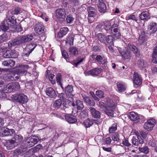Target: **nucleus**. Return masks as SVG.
Here are the masks:
<instances>
[{
	"label": "nucleus",
	"instance_id": "338daca9",
	"mask_svg": "<svg viewBox=\"0 0 157 157\" xmlns=\"http://www.w3.org/2000/svg\"><path fill=\"white\" fill-rule=\"evenodd\" d=\"M148 144L149 145L152 147H155V141L153 140H150L148 142Z\"/></svg>",
	"mask_w": 157,
	"mask_h": 157
},
{
	"label": "nucleus",
	"instance_id": "393cba45",
	"mask_svg": "<svg viewBox=\"0 0 157 157\" xmlns=\"http://www.w3.org/2000/svg\"><path fill=\"white\" fill-rule=\"evenodd\" d=\"M83 99L85 102L90 106H94L95 105V102L94 101L91 100L90 98L87 96L84 97Z\"/></svg>",
	"mask_w": 157,
	"mask_h": 157
},
{
	"label": "nucleus",
	"instance_id": "6e6d98bb",
	"mask_svg": "<svg viewBox=\"0 0 157 157\" xmlns=\"http://www.w3.org/2000/svg\"><path fill=\"white\" fill-rule=\"evenodd\" d=\"M13 140L15 143L17 144L18 145L20 144V139L19 136L17 135H16L12 139Z\"/></svg>",
	"mask_w": 157,
	"mask_h": 157
},
{
	"label": "nucleus",
	"instance_id": "58836bf2",
	"mask_svg": "<svg viewBox=\"0 0 157 157\" xmlns=\"http://www.w3.org/2000/svg\"><path fill=\"white\" fill-rule=\"evenodd\" d=\"M136 63L138 67L140 69H143L145 67V63L144 62V60L142 59H138Z\"/></svg>",
	"mask_w": 157,
	"mask_h": 157
},
{
	"label": "nucleus",
	"instance_id": "bf43d9fd",
	"mask_svg": "<svg viewBox=\"0 0 157 157\" xmlns=\"http://www.w3.org/2000/svg\"><path fill=\"white\" fill-rule=\"evenodd\" d=\"M10 55L11 58H14L17 57V54L15 52V51L14 50H10Z\"/></svg>",
	"mask_w": 157,
	"mask_h": 157
},
{
	"label": "nucleus",
	"instance_id": "2eb2a0df",
	"mask_svg": "<svg viewBox=\"0 0 157 157\" xmlns=\"http://www.w3.org/2000/svg\"><path fill=\"white\" fill-rule=\"evenodd\" d=\"M147 40V37L146 36L145 32L144 31L141 32V33L140 34L138 40L139 43L141 44L145 42Z\"/></svg>",
	"mask_w": 157,
	"mask_h": 157
},
{
	"label": "nucleus",
	"instance_id": "69168bd1",
	"mask_svg": "<svg viewBox=\"0 0 157 157\" xmlns=\"http://www.w3.org/2000/svg\"><path fill=\"white\" fill-rule=\"evenodd\" d=\"M58 97L59 98H60L61 100H64L65 99V95L63 93H61L59 94L58 95Z\"/></svg>",
	"mask_w": 157,
	"mask_h": 157
},
{
	"label": "nucleus",
	"instance_id": "f704fd0d",
	"mask_svg": "<svg viewBox=\"0 0 157 157\" xmlns=\"http://www.w3.org/2000/svg\"><path fill=\"white\" fill-rule=\"evenodd\" d=\"M74 40V37L71 35H69L67 39V41H66V43L67 44H69L70 46L73 44V41Z\"/></svg>",
	"mask_w": 157,
	"mask_h": 157
},
{
	"label": "nucleus",
	"instance_id": "423d86ee",
	"mask_svg": "<svg viewBox=\"0 0 157 157\" xmlns=\"http://www.w3.org/2000/svg\"><path fill=\"white\" fill-rule=\"evenodd\" d=\"M119 51L121 54L123 59H130L131 57V52L129 50L125 49L121 51V49H118Z\"/></svg>",
	"mask_w": 157,
	"mask_h": 157
},
{
	"label": "nucleus",
	"instance_id": "b1692460",
	"mask_svg": "<svg viewBox=\"0 0 157 157\" xmlns=\"http://www.w3.org/2000/svg\"><path fill=\"white\" fill-rule=\"evenodd\" d=\"M89 17H93L96 15L95 9L92 7H89L87 9Z\"/></svg>",
	"mask_w": 157,
	"mask_h": 157
},
{
	"label": "nucleus",
	"instance_id": "f3484780",
	"mask_svg": "<svg viewBox=\"0 0 157 157\" xmlns=\"http://www.w3.org/2000/svg\"><path fill=\"white\" fill-rule=\"evenodd\" d=\"M68 31V28L67 27H63L60 29L59 32L57 36L59 38H61L65 35Z\"/></svg>",
	"mask_w": 157,
	"mask_h": 157
},
{
	"label": "nucleus",
	"instance_id": "ea45409f",
	"mask_svg": "<svg viewBox=\"0 0 157 157\" xmlns=\"http://www.w3.org/2000/svg\"><path fill=\"white\" fill-rule=\"evenodd\" d=\"M62 102L61 99H58L56 100L53 104V106L57 109H59L61 106Z\"/></svg>",
	"mask_w": 157,
	"mask_h": 157
},
{
	"label": "nucleus",
	"instance_id": "c03bdc74",
	"mask_svg": "<svg viewBox=\"0 0 157 157\" xmlns=\"http://www.w3.org/2000/svg\"><path fill=\"white\" fill-rule=\"evenodd\" d=\"M69 51L72 55H76L78 53L77 49L75 47H71L69 48Z\"/></svg>",
	"mask_w": 157,
	"mask_h": 157
},
{
	"label": "nucleus",
	"instance_id": "f03ea898",
	"mask_svg": "<svg viewBox=\"0 0 157 157\" xmlns=\"http://www.w3.org/2000/svg\"><path fill=\"white\" fill-rule=\"evenodd\" d=\"M39 141V138L35 136H31L26 140V144L29 147H31L36 144Z\"/></svg>",
	"mask_w": 157,
	"mask_h": 157
},
{
	"label": "nucleus",
	"instance_id": "c85d7f7f",
	"mask_svg": "<svg viewBox=\"0 0 157 157\" xmlns=\"http://www.w3.org/2000/svg\"><path fill=\"white\" fill-rule=\"evenodd\" d=\"M115 108L114 104L111 99H108L107 101L105 108Z\"/></svg>",
	"mask_w": 157,
	"mask_h": 157
},
{
	"label": "nucleus",
	"instance_id": "cd10ccee",
	"mask_svg": "<svg viewBox=\"0 0 157 157\" xmlns=\"http://www.w3.org/2000/svg\"><path fill=\"white\" fill-rule=\"evenodd\" d=\"M148 29L152 30V33H154L157 31V24L155 23H151L148 27Z\"/></svg>",
	"mask_w": 157,
	"mask_h": 157
},
{
	"label": "nucleus",
	"instance_id": "774afa93",
	"mask_svg": "<svg viewBox=\"0 0 157 157\" xmlns=\"http://www.w3.org/2000/svg\"><path fill=\"white\" fill-rule=\"evenodd\" d=\"M152 57H157V46L154 48Z\"/></svg>",
	"mask_w": 157,
	"mask_h": 157
},
{
	"label": "nucleus",
	"instance_id": "473e14b6",
	"mask_svg": "<svg viewBox=\"0 0 157 157\" xmlns=\"http://www.w3.org/2000/svg\"><path fill=\"white\" fill-rule=\"evenodd\" d=\"M14 83L13 82L8 84L6 86V89L5 92L10 93L11 92L14 88Z\"/></svg>",
	"mask_w": 157,
	"mask_h": 157
},
{
	"label": "nucleus",
	"instance_id": "09e8293b",
	"mask_svg": "<svg viewBox=\"0 0 157 157\" xmlns=\"http://www.w3.org/2000/svg\"><path fill=\"white\" fill-rule=\"evenodd\" d=\"M73 87L71 85H68L65 89V92L66 94L71 93L73 91Z\"/></svg>",
	"mask_w": 157,
	"mask_h": 157
},
{
	"label": "nucleus",
	"instance_id": "dca6fc26",
	"mask_svg": "<svg viewBox=\"0 0 157 157\" xmlns=\"http://www.w3.org/2000/svg\"><path fill=\"white\" fill-rule=\"evenodd\" d=\"M139 17L142 20H148L150 18L149 13L147 11H143L140 14Z\"/></svg>",
	"mask_w": 157,
	"mask_h": 157
},
{
	"label": "nucleus",
	"instance_id": "a19ab883",
	"mask_svg": "<svg viewBox=\"0 0 157 157\" xmlns=\"http://www.w3.org/2000/svg\"><path fill=\"white\" fill-rule=\"evenodd\" d=\"M77 108L78 110H82L84 107L82 101L79 100H77L76 102Z\"/></svg>",
	"mask_w": 157,
	"mask_h": 157
},
{
	"label": "nucleus",
	"instance_id": "2f4dec72",
	"mask_svg": "<svg viewBox=\"0 0 157 157\" xmlns=\"http://www.w3.org/2000/svg\"><path fill=\"white\" fill-rule=\"evenodd\" d=\"M105 113L109 116L113 117V116L114 109L115 108H105Z\"/></svg>",
	"mask_w": 157,
	"mask_h": 157
},
{
	"label": "nucleus",
	"instance_id": "20e7f679",
	"mask_svg": "<svg viewBox=\"0 0 157 157\" xmlns=\"http://www.w3.org/2000/svg\"><path fill=\"white\" fill-rule=\"evenodd\" d=\"M1 132H2L3 136H12L15 132V131L13 129H9L5 127L1 128Z\"/></svg>",
	"mask_w": 157,
	"mask_h": 157
},
{
	"label": "nucleus",
	"instance_id": "0e129e2a",
	"mask_svg": "<svg viewBox=\"0 0 157 157\" xmlns=\"http://www.w3.org/2000/svg\"><path fill=\"white\" fill-rule=\"evenodd\" d=\"M62 55L65 59L68 58L69 56L66 51L63 50L62 51Z\"/></svg>",
	"mask_w": 157,
	"mask_h": 157
},
{
	"label": "nucleus",
	"instance_id": "a211bd4d",
	"mask_svg": "<svg viewBox=\"0 0 157 157\" xmlns=\"http://www.w3.org/2000/svg\"><path fill=\"white\" fill-rule=\"evenodd\" d=\"M15 64V61L12 59L6 60L2 62V64L5 67H12Z\"/></svg>",
	"mask_w": 157,
	"mask_h": 157
},
{
	"label": "nucleus",
	"instance_id": "6e6552de",
	"mask_svg": "<svg viewBox=\"0 0 157 157\" xmlns=\"http://www.w3.org/2000/svg\"><path fill=\"white\" fill-rule=\"evenodd\" d=\"M56 14L57 17L64 19L66 15L65 10L63 8H59L56 11Z\"/></svg>",
	"mask_w": 157,
	"mask_h": 157
},
{
	"label": "nucleus",
	"instance_id": "412c9836",
	"mask_svg": "<svg viewBox=\"0 0 157 157\" xmlns=\"http://www.w3.org/2000/svg\"><path fill=\"white\" fill-rule=\"evenodd\" d=\"M92 115L95 118H99L100 117V113L96 110L94 108L90 107V108Z\"/></svg>",
	"mask_w": 157,
	"mask_h": 157
},
{
	"label": "nucleus",
	"instance_id": "79ce46f5",
	"mask_svg": "<svg viewBox=\"0 0 157 157\" xmlns=\"http://www.w3.org/2000/svg\"><path fill=\"white\" fill-rule=\"evenodd\" d=\"M0 28L2 30L4 31L8 29L9 27L8 25L6 23V21H4L1 23Z\"/></svg>",
	"mask_w": 157,
	"mask_h": 157
},
{
	"label": "nucleus",
	"instance_id": "a878e982",
	"mask_svg": "<svg viewBox=\"0 0 157 157\" xmlns=\"http://www.w3.org/2000/svg\"><path fill=\"white\" fill-rule=\"evenodd\" d=\"M113 34L114 36L117 39L119 38L121 36V34L120 32V30L118 28L114 29L110 31Z\"/></svg>",
	"mask_w": 157,
	"mask_h": 157
},
{
	"label": "nucleus",
	"instance_id": "7c9ffc66",
	"mask_svg": "<svg viewBox=\"0 0 157 157\" xmlns=\"http://www.w3.org/2000/svg\"><path fill=\"white\" fill-rule=\"evenodd\" d=\"M114 40V37L111 35H108L106 36L105 37V41H106L110 45L113 44Z\"/></svg>",
	"mask_w": 157,
	"mask_h": 157
},
{
	"label": "nucleus",
	"instance_id": "4c0bfd02",
	"mask_svg": "<svg viewBox=\"0 0 157 157\" xmlns=\"http://www.w3.org/2000/svg\"><path fill=\"white\" fill-rule=\"evenodd\" d=\"M28 100V98L26 95L23 94H20V103H26Z\"/></svg>",
	"mask_w": 157,
	"mask_h": 157
},
{
	"label": "nucleus",
	"instance_id": "49530a36",
	"mask_svg": "<svg viewBox=\"0 0 157 157\" xmlns=\"http://www.w3.org/2000/svg\"><path fill=\"white\" fill-rule=\"evenodd\" d=\"M117 123H114L112 124V126L109 128V133H112L117 129Z\"/></svg>",
	"mask_w": 157,
	"mask_h": 157
},
{
	"label": "nucleus",
	"instance_id": "4468645a",
	"mask_svg": "<svg viewBox=\"0 0 157 157\" xmlns=\"http://www.w3.org/2000/svg\"><path fill=\"white\" fill-rule=\"evenodd\" d=\"M6 21L9 27L15 25L17 23L16 19L14 17H12L10 18L6 19Z\"/></svg>",
	"mask_w": 157,
	"mask_h": 157
},
{
	"label": "nucleus",
	"instance_id": "4d7b16f0",
	"mask_svg": "<svg viewBox=\"0 0 157 157\" xmlns=\"http://www.w3.org/2000/svg\"><path fill=\"white\" fill-rule=\"evenodd\" d=\"M96 95L100 98L104 97V93L101 90H98L96 92Z\"/></svg>",
	"mask_w": 157,
	"mask_h": 157
},
{
	"label": "nucleus",
	"instance_id": "bb28decb",
	"mask_svg": "<svg viewBox=\"0 0 157 157\" xmlns=\"http://www.w3.org/2000/svg\"><path fill=\"white\" fill-rule=\"evenodd\" d=\"M83 124L86 128H89L93 124V120L88 118L83 122Z\"/></svg>",
	"mask_w": 157,
	"mask_h": 157
},
{
	"label": "nucleus",
	"instance_id": "1a4fd4ad",
	"mask_svg": "<svg viewBox=\"0 0 157 157\" xmlns=\"http://www.w3.org/2000/svg\"><path fill=\"white\" fill-rule=\"evenodd\" d=\"M98 9L101 13H105L106 10V6L103 0H98Z\"/></svg>",
	"mask_w": 157,
	"mask_h": 157
},
{
	"label": "nucleus",
	"instance_id": "9b49d317",
	"mask_svg": "<svg viewBox=\"0 0 157 157\" xmlns=\"http://www.w3.org/2000/svg\"><path fill=\"white\" fill-rule=\"evenodd\" d=\"M133 81L134 84L136 85H140L142 82V79L140 76L136 72L134 73Z\"/></svg>",
	"mask_w": 157,
	"mask_h": 157
},
{
	"label": "nucleus",
	"instance_id": "603ef678",
	"mask_svg": "<svg viewBox=\"0 0 157 157\" xmlns=\"http://www.w3.org/2000/svg\"><path fill=\"white\" fill-rule=\"evenodd\" d=\"M12 99L14 101L20 102V97L18 94H14L12 95Z\"/></svg>",
	"mask_w": 157,
	"mask_h": 157
},
{
	"label": "nucleus",
	"instance_id": "864d4df0",
	"mask_svg": "<svg viewBox=\"0 0 157 157\" xmlns=\"http://www.w3.org/2000/svg\"><path fill=\"white\" fill-rule=\"evenodd\" d=\"M74 18L71 15H68L66 18L67 22L68 23H70L73 21Z\"/></svg>",
	"mask_w": 157,
	"mask_h": 157
},
{
	"label": "nucleus",
	"instance_id": "6ab92c4d",
	"mask_svg": "<svg viewBox=\"0 0 157 157\" xmlns=\"http://www.w3.org/2000/svg\"><path fill=\"white\" fill-rule=\"evenodd\" d=\"M65 119L70 123H74L77 121V119L72 115H65Z\"/></svg>",
	"mask_w": 157,
	"mask_h": 157
},
{
	"label": "nucleus",
	"instance_id": "4be33fe9",
	"mask_svg": "<svg viewBox=\"0 0 157 157\" xmlns=\"http://www.w3.org/2000/svg\"><path fill=\"white\" fill-rule=\"evenodd\" d=\"M129 117L130 120L133 121H137L140 119L138 115L134 112H131L129 114Z\"/></svg>",
	"mask_w": 157,
	"mask_h": 157
},
{
	"label": "nucleus",
	"instance_id": "de8ad7c7",
	"mask_svg": "<svg viewBox=\"0 0 157 157\" xmlns=\"http://www.w3.org/2000/svg\"><path fill=\"white\" fill-rule=\"evenodd\" d=\"M88 115V111L86 109L82 111L80 113V116L81 118H84L87 117Z\"/></svg>",
	"mask_w": 157,
	"mask_h": 157
},
{
	"label": "nucleus",
	"instance_id": "7ed1b4c3",
	"mask_svg": "<svg viewBox=\"0 0 157 157\" xmlns=\"http://www.w3.org/2000/svg\"><path fill=\"white\" fill-rule=\"evenodd\" d=\"M36 46L37 44L35 43L31 44L28 45L24 50L23 56H28Z\"/></svg>",
	"mask_w": 157,
	"mask_h": 157
},
{
	"label": "nucleus",
	"instance_id": "a18cd8bd",
	"mask_svg": "<svg viewBox=\"0 0 157 157\" xmlns=\"http://www.w3.org/2000/svg\"><path fill=\"white\" fill-rule=\"evenodd\" d=\"M105 37L104 35L101 33H98V40L101 43H105Z\"/></svg>",
	"mask_w": 157,
	"mask_h": 157
},
{
	"label": "nucleus",
	"instance_id": "e2e57ef3",
	"mask_svg": "<svg viewBox=\"0 0 157 157\" xmlns=\"http://www.w3.org/2000/svg\"><path fill=\"white\" fill-rule=\"evenodd\" d=\"M42 148L41 144H39L33 148V150L35 152H37Z\"/></svg>",
	"mask_w": 157,
	"mask_h": 157
},
{
	"label": "nucleus",
	"instance_id": "aec40b11",
	"mask_svg": "<svg viewBox=\"0 0 157 157\" xmlns=\"http://www.w3.org/2000/svg\"><path fill=\"white\" fill-rule=\"evenodd\" d=\"M128 47L132 51L133 53L136 54V56L137 57H139L140 56V54L137 49L136 46L132 44H128Z\"/></svg>",
	"mask_w": 157,
	"mask_h": 157
},
{
	"label": "nucleus",
	"instance_id": "c756f323",
	"mask_svg": "<svg viewBox=\"0 0 157 157\" xmlns=\"http://www.w3.org/2000/svg\"><path fill=\"white\" fill-rule=\"evenodd\" d=\"M91 75L95 76L98 75L101 72V68H95L91 70Z\"/></svg>",
	"mask_w": 157,
	"mask_h": 157
},
{
	"label": "nucleus",
	"instance_id": "052dcab7",
	"mask_svg": "<svg viewBox=\"0 0 157 157\" xmlns=\"http://www.w3.org/2000/svg\"><path fill=\"white\" fill-rule=\"evenodd\" d=\"M132 143L135 146H139V141L138 139L133 138L132 139Z\"/></svg>",
	"mask_w": 157,
	"mask_h": 157
},
{
	"label": "nucleus",
	"instance_id": "5701e85b",
	"mask_svg": "<svg viewBox=\"0 0 157 157\" xmlns=\"http://www.w3.org/2000/svg\"><path fill=\"white\" fill-rule=\"evenodd\" d=\"M118 91L122 92L125 90L126 86L125 84L122 82H119L117 83Z\"/></svg>",
	"mask_w": 157,
	"mask_h": 157
},
{
	"label": "nucleus",
	"instance_id": "c9c22d12",
	"mask_svg": "<svg viewBox=\"0 0 157 157\" xmlns=\"http://www.w3.org/2000/svg\"><path fill=\"white\" fill-rule=\"evenodd\" d=\"M20 44V40H19L14 39L9 42L8 44L9 47L15 46L19 45Z\"/></svg>",
	"mask_w": 157,
	"mask_h": 157
},
{
	"label": "nucleus",
	"instance_id": "0eeeda50",
	"mask_svg": "<svg viewBox=\"0 0 157 157\" xmlns=\"http://www.w3.org/2000/svg\"><path fill=\"white\" fill-rule=\"evenodd\" d=\"M90 57L94 60L100 62L102 64H105L107 62V59H106L99 55H97L93 54Z\"/></svg>",
	"mask_w": 157,
	"mask_h": 157
},
{
	"label": "nucleus",
	"instance_id": "680f3d73",
	"mask_svg": "<svg viewBox=\"0 0 157 157\" xmlns=\"http://www.w3.org/2000/svg\"><path fill=\"white\" fill-rule=\"evenodd\" d=\"M3 57L5 58H10V50L6 51L3 55Z\"/></svg>",
	"mask_w": 157,
	"mask_h": 157
},
{
	"label": "nucleus",
	"instance_id": "9d476101",
	"mask_svg": "<svg viewBox=\"0 0 157 157\" xmlns=\"http://www.w3.org/2000/svg\"><path fill=\"white\" fill-rule=\"evenodd\" d=\"M46 93L47 95L51 98H55L57 96L55 91L52 87H48L46 89Z\"/></svg>",
	"mask_w": 157,
	"mask_h": 157
},
{
	"label": "nucleus",
	"instance_id": "39448f33",
	"mask_svg": "<svg viewBox=\"0 0 157 157\" xmlns=\"http://www.w3.org/2000/svg\"><path fill=\"white\" fill-rule=\"evenodd\" d=\"M155 124V120L154 119L148 120L144 124V128L147 131L151 130Z\"/></svg>",
	"mask_w": 157,
	"mask_h": 157
},
{
	"label": "nucleus",
	"instance_id": "5fc2aeb1",
	"mask_svg": "<svg viewBox=\"0 0 157 157\" xmlns=\"http://www.w3.org/2000/svg\"><path fill=\"white\" fill-rule=\"evenodd\" d=\"M1 42L6 41L8 40V37L7 34L5 33H3L0 36Z\"/></svg>",
	"mask_w": 157,
	"mask_h": 157
},
{
	"label": "nucleus",
	"instance_id": "f8f14e48",
	"mask_svg": "<svg viewBox=\"0 0 157 157\" xmlns=\"http://www.w3.org/2000/svg\"><path fill=\"white\" fill-rule=\"evenodd\" d=\"M34 34L30 35H27L22 36L20 38V42L25 43L31 40L35 36Z\"/></svg>",
	"mask_w": 157,
	"mask_h": 157
},
{
	"label": "nucleus",
	"instance_id": "f257e3e1",
	"mask_svg": "<svg viewBox=\"0 0 157 157\" xmlns=\"http://www.w3.org/2000/svg\"><path fill=\"white\" fill-rule=\"evenodd\" d=\"M33 28L35 32L38 33L39 35H42V36H40V40H44L46 39L45 33L46 29L43 24L41 23H37L34 25Z\"/></svg>",
	"mask_w": 157,
	"mask_h": 157
},
{
	"label": "nucleus",
	"instance_id": "72a5a7b5",
	"mask_svg": "<svg viewBox=\"0 0 157 157\" xmlns=\"http://www.w3.org/2000/svg\"><path fill=\"white\" fill-rule=\"evenodd\" d=\"M56 80L57 82L59 85L62 89H63L64 88L62 86V84L61 83V75L60 73H58L57 74L56 77Z\"/></svg>",
	"mask_w": 157,
	"mask_h": 157
},
{
	"label": "nucleus",
	"instance_id": "ddd939ff",
	"mask_svg": "<svg viewBox=\"0 0 157 157\" xmlns=\"http://www.w3.org/2000/svg\"><path fill=\"white\" fill-rule=\"evenodd\" d=\"M17 145V144L15 143L12 140H8L5 144L8 150L12 149Z\"/></svg>",
	"mask_w": 157,
	"mask_h": 157
},
{
	"label": "nucleus",
	"instance_id": "3c124183",
	"mask_svg": "<svg viewBox=\"0 0 157 157\" xmlns=\"http://www.w3.org/2000/svg\"><path fill=\"white\" fill-rule=\"evenodd\" d=\"M139 150L145 154H147L149 152V149L147 147L145 146L143 147L139 148Z\"/></svg>",
	"mask_w": 157,
	"mask_h": 157
},
{
	"label": "nucleus",
	"instance_id": "e433bc0d",
	"mask_svg": "<svg viewBox=\"0 0 157 157\" xmlns=\"http://www.w3.org/2000/svg\"><path fill=\"white\" fill-rule=\"evenodd\" d=\"M29 66L27 65H20V74H26V69L28 68Z\"/></svg>",
	"mask_w": 157,
	"mask_h": 157
},
{
	"label": "nucleus",
	"instance_id": "8fccbe9b",
	"mask_svg": "<svg viewBox=\"0 0 157 157\" xmlns=\"http://www.w3.org/2000/svg\"><path fill=\"white\" fill-rule=\"evenodd\" d=\"M112 138L114 142H118L120 140L119 137V135L117 133L113 134L112 136Z\"/></svg>",
	"mask_w": 157,
	"mask_h": 157
},
{
	"label": "nucleus",
	"instance_id": "37998d69",
	"mask_svg": "<svg viewBox=\"0 0 157 157\" xmlns=\"http://www.w3.org/2000/svg\"><path fill=\"white\" fill-rule=\"evenodd\" d=\"M111 25L110 21L105 22H104V28L105 30L110 31L111 29Z\"/></svg>",
	"mask_w": 157,
	"mask_h": 157
},
{
	"label": "nucleus",
	"instance_id": "13d9d810",
	"mask_svg": "<svg viewBox=\"0 0 157 157\" xmlns=\"http://www.w3.org/2000/svg\"><path fill=\"white\" fill-rule=\"evenodd\" d=\"M127 20H133L135 21H137V18H136L135 16L133 14H131L127 17Z\"/></svg>",
	"mask_w": 157,
	"mask_h": 157
}]
</instances>
